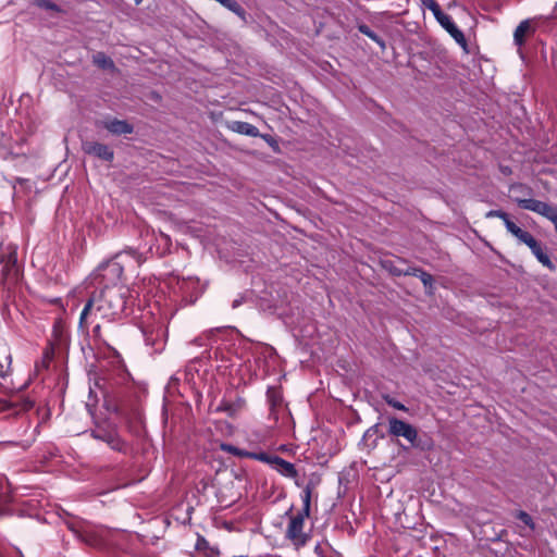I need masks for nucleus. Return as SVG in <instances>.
I'll list each match as a JSON object with an SVG mask.
<instances>
[{
	"instance_id": "obj_1",
	"label": "nucleus",
	"mask_w": 557,
	"mask_h": 557,
	"mask_svg": "<svg viewBox=\"0 0 557 557\" xmlns=\"http://www.w3.org/2000/svg\"><path fill=\"white\" fill-rule=\"evenodd\" d=\"M125 298L120 289L106 288L99 295H94L85 305L81 317L79 326L87 327L88 318L99 312L102 318H113L124 310Z\"/></svg>"
},
{
	"instance_id": "obj_2",
	"label": "nucleus",
	"mask_w": 557,
	"mask_h": 557,
	"mask_svg": "<svg viewBox=\"0 0 557 557\" xmlns=\"http://www.w3.org/2000/svg\"><path fill=\"white\" fill-rule=\"evenodd\" d=\"M507 232L513 236L520 244H524L530 248L535 258L541 262L544 267L548 269H553L554 265L549 259V257L543 251L539 242L530 234L528 231L521 228L517 225L512 220L507 222L505 226Z\"/></svg>"
},
{
	"instance_id": "obj_3",
	"label": "nucleus",
	"mask_w": 557,
	"mask_h": 557,
	"mask_svg": "<svg viewBox=\"0 0 557 557\" xmlns=\"http://www.w3.org/2000/svg\"><path fill=\"white\" fill-rule=\"evenodd\" d=\"M516 200L521 209L532 211L549 220L557 232V207L537 199L517 198Z\"/></svg>"
},
{
	"instance_id": "obj_4",
	"label": "nucleus",
	"mask_w": 557,
	"mask_h": 557,
	"mask_svg": "<svg viewBox=\"0 0 557 557\" xmlns=\"http://www.w3.org/2000/svg\"><path fill=\"white\" fill-rule=\"evenodd\" d=\"M388 432L394 436L404 437L410 444H416L418 438V431L413 425L396 418L388 420Z\"/></svg>"
},
{
	"instance_id": "obj_5",
	"label": "nucleus",
	"mask_w": 557,
	"mask_h": 557,
	"mask_svg": "<svg viewBox=\"0 0 557 557\" xmlns=\"http://www.w3.org/2000/svg\"><path fill=\"white\" fill-rule=\"evenodd\" d=\"M308 516L298 513L290 518L287 527V536L297 546L304 545L307 542V535L304 532L305 520Z\"/></svg>"
},
{
	"instance_id": "obj_6",
	"label": "nucleus",
	"mask_w": 557,
	"mask_h": 557,
	"mask_svg": "<svg viewBox=\"0 0 557 557\" xmlns=\"http://www.w3.org/2000/svg\"><path fill=\"white\" fill-rule=\"evenodd\" d=\"M83 151L87 154L95 156L104 161H112L114 158L113 150L104 144L97 141H85L83 143Z\"/></svg>"
},
{
	"instance_id": "obj_7",
	"label": "nucleus",
	"mask_w": 557,
	"mask_h": 557,
	"mask_svg": "<svg viewBox=\"0 0 557 557\" xmlns=\"http://www.w3.org/2000/svg\"><path fill=\"white\" fill-rule=\"evenodd\" d=\"M437 22L442 25L443 28L459 44L461 47L466 48L467 41L462 34V32L455 25L449 15L442 12L437 17Z\"/></svg>"
},
{
	"instance_id": "obj_8",
	"label": "nucleus",
	"mask_w": 557,
	"mask_h": 557,
	"mask_svg": "<svg viewBox=\"0 0 557 557\" xmlns=\"http://www.w3.org/2000/svg\"><path fill=\"white\" fill-rule=\"evenodd\" d=\"M100 125L113 135L131 134L133 126L124 120L107 119Z\"/></svg>"
},
{
	"instance_id": "obj_9",
	"label": "nucleus",
	"mask_w": 557,
	"mask_h": 557,
	"mask_svg": "<svg viewBox=\"0 0 557 557\" xmlns=\"http://www.w3.org/2000/svg\"><path fill=\"white\" fill-rule=\"evenodd\" d=\"M132 257L135 259L138 263H140L139 256L135 251H125L123 253H119L115 256L113 260L107 263L106 268L109 272L116 275V277H121L123 273V259Z\"/></svg>"
},
{
	"instance_id": "obj_10",
	"label": "nucleus",
	"mask_w": 557,
	"mask_h": 557,
	"mask_svg": "<svg viewBox=\"0 0 557 557\" xmlns=\"http://www.w3.org/2000/svg\"><path fill=\"white\" fill-rule=\"evenodd\" d=\"M227 128L234 133L247 135L251 137L260 136L259 129L247 122L232 121L227 124Z\"/></svg>"
},
{
	"instance_id": "obj_11",
	"label": "nucleus",
	"mask_w": 557,
	"mask_h": 557,
	"mask_svg": "<svg viewBox=\"0 0 557 557\" xmlns=\"http://www.w3.org/2000/svg\"><path fill=\"white\" fill-rule=\"evenodd\" d=\"M534 32L532 21L525 20L522 21L516 28L513 33V39L517 45H522L525 38Z\"/></svg>"
},
{
	"instance_id": "obj_12",
	"label": "nucleus",
	"mask_w": 557,
	"mask_h": 557,
	"mask_svg": "<svg viewBox=\"0 0 557 557\" xmlns=\"http://www.w3.org/2000/svg\"><path fill=\"white\" fill-rule=\"evenodd\" d=\"M272 468L287 478H295L297 475L294 465L277 456L273 459Z\"/></svg>"
},
{
	"instance_id": "obj_13",
	"label": "nucleus",
	"mask_w": 557,
	"mask_h": 557,
	"mask_svg": "<svg viewBox=\"0 0 557 557\" xmlns=\"http://www.w3.org/2000/svg\"><path fill=\"white\" fill-rule=\"evenodd\" d=\"M509 193H510L511 199L516 203H517V200H516L517 198L533 199L531 197L532 189L529 186L524 185V184L516 183V184L510 185Z\"/></svg>"
},
{
	"instance_id": "obj_14",
	"label": "nucleus",
	"mask_w": 557,
	"mask_h": 557,
	"mask_svg": "<svg viewBox=\"0 0 557 557\" xmlns=\"http://www.w3.org/2000/svg\"><path fill=\"white\" fill-rule=\"evenodd\" d=\"M12 358L5 346L0 347V375L4 376L10 368Z\"/></svg>"
},
{
	"instance_id": "obj_15",
	"label": "nucleus",
	"mask_w": 557,
	"mask_h": 557,
	"mask_svg": "<svg viewBox=\"0 0 557 557\" xmlns=\"http://www.w3.org/2000/svg\"><path fill=\"white\" fill-rule=\"evenodd\" d=\"M94 63L102 69L111 70L114 67L113 61L102 52H98L94 55Z\"/></svg>"
},
{
	"instance_id": "obj_16",
	"label": "nucleus",
	"mask_w": 557,
	"mask_h": 557,
	"mask_svg": "<svg viewBox=\"0 0 557 557\" xmlns=\"http://www.w3.org/2000/svg\"><path fill=\"white\" fill-rule=\"evenodd\" d=\"M382 267L387 270L389 273L394 274V275H401V274H409L408 271H404L401 269H398L394 265V261L391 260V259H386V260H383L381 262Z\"/></svg>"
},
{
	"instance_id": "obj_17",
	"label": "nucleus",
	"mask_w": 557,
	"mask_h": 557,
	"mask_svg": "<svg viewBox=\"0 0 557 557\" xmlns=\"http://www.w3.org/2000/svg\"><path fill=\"white\" fill-rule=\"evenodd\" d=\"M223 7L228 9L230 11L236 13L237 15H243L244 11L242 7L235 0H216Z\"/></svg>"
},
{
	"instance_id": "obj_18",
	"label": "nucleus",
	"mask_w": 557,
	"mask_h": 557,
	"mask_svg": "<svg viewBox=\"0 0 557 557\" xmlns=\"http://www.w3.org/2000/svg\"><path fill=\"white\" fill-rule=\"evenodd\" d=\"M310 502H311V490H310L309 486H307L305 488V491H304V496H302L304 508H302V511L300 513L309 517V515H310Z\"/></svg>"
},
{
	"instance_id": "obj_19",
	"label": "nucleus",
	"mask_w": 557,
	"mask_h": 557,
	"mask_svg": "<svg viewBox=\"0 0 557 557\" xmlns=\"http://www.w3.org/2000/svg\"><path fill=\"white\" fill-rule=\"evenodd\" d=\"M276 456H271V455H268L265 453H252L250 451V458L251 459H256V460H259V461H262V462H265L268 465H270L272 467L273 465V459H275Z\"/></svg>"
},
{
	"instance_id": "obj_20",
	"label": "nucleus",
	"mask_w": 557,
	"mask_h": 557,
	"mask_svg": "<svg viewBox=\"0 0 557 557\" xmlns=\"http://www.w3.org/2000/svg\"><path fill=\"white\" fill-rule=\"evenodd\" d=\"M485 216L487 219H490V218H498V219H500L504 222L505 226L507 225V222H509L511 220L509 218V215L506 212L502 211V210H491V211H488L485 214Z\"/></svg>"
},
{
	"instance_id": "obj_21",
	"label": "nucleus",
	"mask_w": 557,
	"mask_h": 557,
	"mask_svg": "<svg viewBox=\"0 0 557 557\" xmlns=\"http://www.w3.org/2000/svg\"><path fill=\"white\" fill-rule=\"evenodd\" d=\"M517 518L530 530H534V523L531 516L525 511H519Z\"/></svg>"
},
{
	"instance_id": "obj_22",
	"label": "nucleus",
	"mask_w": 557,
	"mask_h": 557,
	"mask_svg": "<svg viewBox=\"0 0 557 557\" xmlns=\"http://www.w3.org/2000/svg\"><path fill=\"white\" fill-rule=\"evenodd\" d=\"M413 274L417 275L421 280V282L423 283V285L425 287H430V288L432 287L433 277L431 274L423 272V271H419V270L414 271Z\"/></svg>"
},
{
	"instance_id": "obj_23",
	"label": "nucleus",
	"mask_w": 557,
	"mask_h": 557,
	"mask_svg": "<svg viewBox=\"0 0 557 557\" xmlns=\"http://www.w3.org/2000/svg\"><path fill=\"white\" fill-rule=\"evenodd\" d=\"M35 4L38 8H41V9H45V10H51V11L60 12L59 7L55 3H53L52 1H50V0H36Z\"/></svg>"
},
{
	"instance_id": "obj_24",
	"label": "nucleus",
	"mask_w": 557,
	"mask_h": 557,
	"mask_svg": "<svg viewBox=\"0 0 557 557\" xmlns=\"http://www.w3.org/2000/svg\"><path fill=\"white\" fill-rule=\"evenodd\" d=\"M223 449L237 457L250 458V451L248 450L239 449L234 446H224Z\"/></svg>"
},
{
	"instance_id": "obj_25",
	"label": "nucleus",
	"mask_w": 557,
	"mask_h": 557,
	"mask_svg": "<svg viewBox=\"0 0 557 557\" xmlns=\"http://www.w3.org/2000/svg\"><path fill=\"white\" fill-rule=\"evenodd\" d=\"M422 3L432 11L435 18L442 13L440 5L434 0H421Z\"/></svg>"
},
{
	"instance_id": "obj_26",
	"label": "nucleus",
	"mask_w": 557,
	"mask_h": 557,
	"mask_svg": "<svg viewBox=\"0 0 557 557\" xmlns=\"http://www.w3.org/2000/svg\"><path fill=\"white\" fill-rule=\"evenodd\" d=\"M385 399H386V403L389 406L394 407L395 409L403 410V411L407 410V408L403 404H400L399 401L395 400L394 398L386 397Z\"/></svg>"
},
{
	"instance_id": "obj_27",
	"label": "nucleus",
	"mask_w": 557,
	"mask_h": 557,
	"mask_svg": "<svg viewBox=\"0 0 557 557\" xmlns=\"http://www.w3.org/2000/svg\"><path fill=\"white\" fill-rule=\"evenodd\" d=\"M361 30H362L366 35H368L369 37H371V38L375 39V37H374L371 33H369V32H368V29H363V28H361Z\"/></svg>"
},
{
	"instance_id": "obj_28",
	"label": "nucleus",
	"mask_w": 557,
	"mask_h": 557,
	"mask_svg": "<svg viewBox=\"0 0 557 557\" xmlns=\"http://www.w3.org/2000/svg\"><path fill=\"white\" fill-rule=\"evenodd\" d=\"M13 280H17V270L16 269L14 270V277H13Z\"/></svg>"
},
{
	"instance_id": "obj_29",
	"label": "nucleus",
	"mask_w": 557,
	"mask_h": 557,
	"mask_svg": "<svg viewBox=\"0 0 557 557\" xmlns=\"http://www.w3.org/2000/svg\"><path fill=\"white\" fill-rule=\"evenodd\" d=\"M136 4H140L144 0H134Z\"/></svg>"
},
{
	"instance_id": "obj_30",
	"label": "nucleus",
	"mask_w": 557,
	"mask_h": 557,
	"mask_svg": "<svg viewBox=\"0 0 557 557\" xmlns=\"http://www.w3.org/2000/svg\"><path fill=\"white\" fill-rule=\"evenodd\" d=\"M99 329H100V326H99V325H96V327H95V332H97Z\"/></svg>"
}]
</instances>
